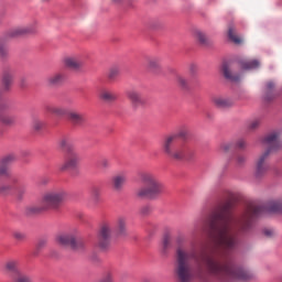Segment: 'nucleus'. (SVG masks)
Masks as SVG:
<instances>
[{
  "label": "nucleus",
  "instance_id": "2f4dec72",
  "mask_svg": "<svg viewBox=\"0 0 282 282\" xmlns=\"http://www.w3.org/2000/svg\"><path fill=\"white\" fill-rule=\"evenodd\" d=\"M120 76V67L118 66H112L108 70V78L109 80H116Z\"/></svg>",
  "mask_w": 282,
  "mask_h": 282
},
{
  "label": "nucleus",
  "instance_id": "a211bd4d",
  "mask_svg": "<svg viewBox=\"0 0 282 282\" xmlns=\"http://www.w3.org/2000/svg\"><path fill=\"white\" fill-rule=\"evenodd\" d=\"M99 98L104 102H116L118 100V94L109 88H102L99 91Z\"/></svg>",
  "mask_w": 282,
  "mask_h": 282
},
{
  "label": "nucleus",
  "instance_id": "f257e3e1",
  "mask_svg": "<svg viewBox=\"0 0 282 282\" xmlns=\"http://www.w3.org/2000/svg\"><path fill=\"white\" fill-rule=\"evenodd\" d=\"M264 213H282V197L271 199L263 206L249 204L238 217L232 214V203L230 202L216 208L205 223L209 230H214L212 236L216 249L214 256L199 253L194 243L186 246V237L177 236L175 238V272L177 280L180 282H191L195 279L191 261L196 263L197 276H202L204 270H208L219 279H235L238 281L252 279L250 271L232 263V250L239 246V235L250 232L254 219L261 217Z\"/></svg>",
  "mask_w": 282,
  "mask_h": 282
},
{
  "label": "nucleus",
  "instance_id": "a878e982",
  "mask_svg": "<svg viewBox=\"0 0 282 282\" xmlns=\"http://www.w3.org/2000/svg\"><path fill=\"white\" fill-rule=\"evenodd\" d=\"M147 68L149 69V72H160V59L158 57L149 58Z\"/></svg>",
  "mask_w": 282,
  "mask_h": 282
},
{
  "label": "nucleus",
  "instance_id": "a18cd8bd",
  "mask_svg": "<svg viewBox=\"0 0 282 282\" xmlns=\"http://www.w3.org/2000/svg\"><path fill=\"white\" fill-rule=\"evenodd\" d=\"M236 149H246V140L240 139L235 143Z\"/></svg>",
  "mask_w": 282,
  "mask_h": 282
},
{
  "label": "nucleus",
  "instance_id": "79ce46f5",
  "mask_svg": "<svg viewBox=\"0 0 282 282\" xmlns=\"http://www.w3.org/2000/svg\"><path fill=\"white\" fill-rule=\"evenodd\" d=\"M99 166L105 170L110 169L111 162L108 159H101L99 161Z\"/></svg>",
  "mask_w": 282,
  "mask_h": 282
},
{
  "label": "nucleus",
  "instance_id": "4be33fe9",
  "mask_svg": "<svg viewBox=\"0 0 282 282\" xmlns=\"http://www.w3.org/2000/svg\"><path fill=\"white\" fill-rule=\"evenodd\" d=\"M4 270H7V272H11V274H13V276L21 274V269H19V260H17V259L8 260L4 263Z\"/></svg>",
  "mask_w": 282,
  "mask_h": 282
},
{
  "label": "nucleus",
  "instance_id": "c9c22d12",
  "mask_svg": "<svg viewBox=\"0 0 282 282\" xmlns=\"http://www.w3.org/2000/svg\"><path fill=\"white\" fill-rule=\"evenodd\" d=\"M261 124V120L259 119H253L249 122L248 129H250V131H254V129H259V126Z\"/></svg>",
  "mask_w": 282,
  "mask_h": 282
},
{
  "label": "nucleus",
  "instance_id": "4c0bfd02",
  "mask_svg": "<svg viewBox=\"0 0 282 282\" xmlns=\"http://www.w3.org/2000/svg\"><path fill=\"white\" fill-rule=\"evenodd\" d=\"M45 246H47V240H45V239L39 240V242L36 245V252L34 254H39V252H41V250H43V248H45Z\"/></svg>",
  "mask_w": 282,
  "mask_h": 282
},
{
  "label": "nucleus",
  "instance_id": "dca6fc26",
  "mask_svg": "<svg viewBox=\"0 0 282 282\" xmlns=\"http://www.w3.org/2000/svg\"><path fill=\"white\" fill-rule=\"evenodd\" d=\"M46 112L56 118H65L69 115V110L65 106L48 105L46 106Z\"/></svg>",
  "mask_w": 282,
  "mask_h": 282
},
{
  "label": "nucleus",
  "instance_id": "b1692460",
  "mask_svg": "<svg viewBox=\"0 0 282 282\" xmlns=\"http://www.w3.org/2000/svg\"><path fill=\"white\" fill-rule=\"evenodd\" d=\"M116 232L120 237H124L127 235V218L119 217L116 223Z\"/></svg>",
  "mask_w": 282,
  "mask_h": 282
},
{
  "label": "nucleus",
  "instance_id": "603ef678",
  "mask_svg": "<svg viewBox=\"0 0 282 282\" xmlns=\"http://www.w3.org/2000/svg\"><path fill=\"white\" fill-rule=\"evenodd\" d=\"M267 100H270V97L267 95Z\"/></svg>",
  "mask_w": 282,
  "mask_h": 282
},
{
  "label": "nucleus",
  "instance_id": "c03bdc74",
  "mask_svg": "<svg viewBox=\"0 0 282 282\" xmlns=\"http://www.w3.org/2000/svg\"><path fill=\"white\" fill-rule=\"evenodd\" d=\"M0 120L4 124H12V122H14V117L2 116L0 117Z\"/></svg>",
  "mask_w": 282,
  "mask_h": 282
},
{
  "label": "nucleus",
  "instance_id": "8fccbe9b",
  "mask_svg": "<svg viewBox=\"0 0 282 282\" xmlns=\"http://www.w3.org/2000/svg\"><path fill=\"white\" fill-rule=\"evenodd\" d=\"M115 3H120L121 0H112Z\"/></svg>",
  "mask_w": 282,
  "mask_h": 282
},
{
  "label": "nucleus",
  "instance_id": "c85d7f7f",
  "mask_svg": "<svg viewBox=\"0 0 282 282\" xmlns=\"http://www.w3.org/2000/svg\"><path fill=\"white\" fill-rule=\"evenodd\" d=\"M14 186H15V196L18 197V199H23L28 191L25 185L19 183L18 181V183Z\"/></svg>",
  "mask_w": 282,
  "mask_h": 282
},
{
  "label": "nucleus",
  "instance_id": "0eeeda50",
  "mask_svg": "<svg viewBox=\"0 0 282 282\" xmlns=\"http://www.w3.org/2000/svg\"><path fill=\"white\" fill-rule=\"evenodd\" d=\"M111 245V223H104L97 238V246L100 250H107Z\"/></svg>",
  "mask_w": 282,
  "mask_h": 282
},
{
  "label": "nucleus",
  "instance_id": "c756f323",
  "mask_svg": "<svg viewBox=\"0 0 282 282\" xmlns=\"http://www.w3.org/2000/svg\"><path fill=\"white\" fill-rule=\"evenodd\" d=\"M9 52L8 42H6L3 39H0V58H8Z\"/></svg>",
  "mask_w": 282,
  "mask_h": 282
},
{
  "label": "nucleus",
  "instance_id": "2eb2a0df",
  "mask_svg": "<svg viewBox=\"0 0 282 282\" xmlns=\"http://www.w3.org/2000/svg\"><path fill=\"white\" fill-rule=\"evenodd\" d=\"M215 107L218 109H230L235 105V100L230 97L217 96L212 99Z\"/></svg>",
  "mask_w": 282,
  "mask_h": 282
},
{
  "label": "nucleus",
  "instance_id": "72a5a7b5",
  "mask_svg": "<svg viewBox=\"0 0 282 282\" xmlns=\"http://www.w3.org/2000/svg\"><path fill=\"white\" fill-rule=\"evenodd\" d=\"M12 237L15 239V241H25L26 239V236L23 231H13Z\"/></svg>",
  "mask_w": 282,
  "mask_h": 282
},
{
  "label": "nucleus",
  "instance_id": "f8f14e48",
  "mask_svg": "<svg viewBox=\"0 0 282 282\" xmlns=\"http://www.w3.org/2000/svg\"><path fill=\"white\" fill-rule=\"evenodd\" d=\"M17 162V154L10 153L0 160V176L10 175V165Z\"/></svg>",
  "mask_w": 282,
  "mask_h": 282
},
{
  "label": "nucleus",
  "instance_id": "423d86ee",
  "mask_svg": "<svg viewBox=\"0 0 282 282\" xmlns=\"http://www.w3.org/2000/svg\"><path fill=\"white\" fill-rule=\"evenodd\" d=\"M56 243L58 246H64L66 248H72L73 250H80L84 243L78 238V231L74 230L70 232L59 234L56 236Z\"/></svg>",
  "mask_w": 282,
  "mask_h": 282
},
{
  "label": "nucleus",
  "instance_id": "58836bf2",
  "mask_svg": "<svg viewBox=\"0 0 282 282\" xmlns=\"http://www.w3.org/2000/svg\"><path fill=\"white\" fill-rule=\"evenodd\" d=\"M176 80L180 87H183V89H186L188 87V82L186 80V78L177 76Z\"/></svg>",
  "mask_w": 282,
  "mask_h": 282
},
{
  "label": "nucleus",
  "instance_id": "ddd939ff",
  "mask_svg": "<svg viewBox=\"0 0 282 282\" xmlns=\"http://www.w3.org/2000/svg\"><path fill=\"white\" fill-rule=\"evenodd\" d=\"M65 80H67V75L63 72H57L46 78V85L48 87H62Z\"/></svg>",
  "mask_w": 282,
  "mask_h": 282
},
{
  "label": "nucleus",
  "instance_id": "4468645a",
  "mask_svg": "<svg viewBox=\"0 0 282 282\" xmlns=\"http://www.w3.org/2000/svg\"><path fill=\"white\" fill-rule=\"evenodd\" d=\"M127 98L130 101L133 109H138L139 107H144V98L140 91L135 89H131L127 91Z\"/></svg>",
  "mask_w": 282,
  "mask_h": 282
},
{
  "label": "nucleus",
  "instance_id": "39448f33",
  "mask_svg": "<svg viewBox=\"0 0 282 282\" xmlns=\"http://www.w3.org/2000/svg\"><path fill=\"white\" fill-rule=\"evenodd\" d=\"M64 199H67V192L53 189L43 194L40 205H32L26 208L28 215H39L46 210H56Z\"/></svg>",
  "mask_w": 282,
  "mask_h": 282
},
{
  "label": "nucleus",
  "instance_id": "9d476101",
  "mask_svg": "<svg viewBox=\"0 0 282 282\" xmlns=\"http://www.w3.org/2000/svg\"><path fill=\"white\" fill-rule=\"evenodd\" d=\"M36 32V24H29L26 26H17L10 30L7 34L9 39H19V36H28Z\"/></svg>",
  "mask_w": 282,
  "mask_h": 282
},
{
  "label": "nucleus",
  "instance_id": "1a4fd4ad",
  "mask_svg": "<svg viewBox=\"0 0 282 282\" xmlns=\"http://www.w3.org/2000/svg\"><path fill=\"white\" fill-rule=\"evenodd\" d=\"M80 162V156L76 150H72L66 152L64 163L59 166L61 171H69L72 169H76L78 163Z\"/></svg>",
  "mask_w": 282,
  "mask_h": 282
},
{
  "label": "nucleus",
  "instance_id": "6e6552de",
  "mask_svg": "<svg viewBox=\"0 0 282 282\" xmlns=\"http://www.w3.org/2000/svg\"><path fill=\"white\" fill-rule=\"evenodd\" d=\"M14 80V74L10 70H7L2 75V84L0 86V94L1 91H10V87H12V83ZM8 109V101L2 100L0 98V113H3Z\"/></svg>",
  "mask_w": 282,
  "mask_h": 282
},
{
  "label": "nucleus",
  "instance_id": "37998d69",
  "mask_svg": "<svg viewBox=\"0 0 282 282\" xmlns=\"http://www.w3.org/2000/svg\"><path fill=\"white\" fill-rule=\"evenodd\" d=\"M263 235L267 239H272V237H276V231L274 229H264Z\"/></svg>",
  "mask_w": 282,
  "mask_h": 282
},
{
  "label": "nucleus",
  "instance_id": "f704fd0d",
  "mask_svg": "<svg viewBox=\"0 0 282 282\" xmlns=\"http://www.w3.org/2000/svg\"><path fill=\"white\" fill-rule=\"evenodd\" d=\"M234 147L235 143L232 142H224L220 144V150H223L224 153H228V151H232Z\"/></svg>",
  "mask_w": 282,
  "mask_h": 282
},
{
  "label": "nucleus",
  "instance_id": "9b49d317",
  "mask_svg": "<svg viewBox=\"0 0 282 282\" xmlns=\"http://www.w3.org/2000/svg\"><path fill=\"white\" fill-rule=\"evenodd\" d=\"M63 64L67 69H72V72H79V69H83L85 62L78 55H68L63 58Z\"/></svg>",
  "mask_w": 282,
  "mask_h": 282
},
{
  "label": "nucleus",
  "instance_id": "7c9ffc66",
  "mask_svg": "<svg viewBox=\"0 0 282 282\" xmlns=\"http://www.w3.org/2000/svg\"><path fill=\"white\" fill-rule=\"evenodd\" d=\"M194 36L200 45H207L208 44V37L206 36V33L202 31H195Z\"/></svg>",
  "mask_w": 282,
  "mask_h": 282
},
{
  "label": "nucleus",
  "instance_id": "de8ad7c7",
  "mask_svg": "<svg viewBox=\"0 0 282 282\" xmlns=\"http://www.w3.org/2000/svg\"><path fill=\"white\" fill-rule=\"evenodd\" d=\"M149 213H151V207L144 206V207L141 208V214L142 215H149Z\"/></svg>",
  "mask_w": 282,
  "mask_h": 282
},
{
  "label": "nucleus",
  "instance_id": "cd10ccee",
  "mask_svg": "<svg viewBox=\"0 0 282 282\" xmlns=\"http://www.w3.org/2000/svg\"><path fill=\"white\" fill-rule=\"evenodd\" d=\"M58 147L59 149L65 151V153H69V151H74V147H72V142L69 141L68 138L59 139Z\"/></svg>",
  "mask_w": 282,
  "mask_h": 282
},
{
  "label": "nucleus",
  "instance_id": "bb28decb",
  "mask_svg": "<svg viewBox=\"0 0 282 282\" xmlns=\"http://www.w3.org/2000/svg\"><path fill=\"white\" fill-rule=\"evenodd\" d=\"M242 69H257L260 63L257 59H243L240 62Z\"/></svg>",
  "mask_w": 282,
  "mask_h": 282
},
{
  "label": "nucleus",
  "instance_id": "412c9836",
  "mask_svg": "<svg viewBox=\"0 0 282 282\" xmlns=\"http://www.w3.org/2000/svg\"><path fill=\"white\" fill-rule=\"evenodd\" d=\"M127 184V175L124 173L117 174L112 177V188L115 191H122Z\"/></svg>",
  "mask_w": 282,
  "mask_h": 282
},
{
  "label": "nucleus",
  "instance_id": "6ab92c4d",
  "mask_svg": "<svg viewBox=\"0 0 282 282\" xmlns=\"http://www.w3.org/2000/svg\"><path fill=\"white\" fill-rule=\"evenodd\" d=\"M223 74L227 80H230V83H239V80H241V75L234 74L232 67H230L228 63L223 65Z\"/></svg>",
  "mask_w": 282,
  "mask_h": 282
},
{
  "label": "nucleus",
  "instance_id": "5701e85b",
  "mask_svg": "<svg viewBox=\"0 0 282 282\" xmlns=\"http://www.w3.org/2000/svg\"><path fill=\"white\" fill-rule=\"evenodd\" d=\"M90 197L91 202H94L95 204H100V202H102V187L94 185L90 188Z\"/></svg>",
  "mask_w": 282,
  "mask_h": 282
},
{
  "label": "nucleus",
  "instance_id": "7ed1b4c3",
  "mask_svg": "<svg viewBox=\"0 0 282 282\" xmlns=\"http://www.w3.org/2000/svg\"><path fill=\"white\" fill-rule=\"evenodd\" d=\"M262 143L267 147V150L258 156L254 163V175L258 178L265 177L268 171H270V163H268V158L271 153H276L282 149L281 132L273 131L267 134Z\"/></svg>",
  "mask_w": 282,
  "mask_h": 282
},
{
  "label": "nucleus",
  "instance_id": "f3484780",
  "mask_svg": "<svg viewBox=\"0 0 282 282\" xmlns=\"http://www.w3.org/2000/svg\"><path fill=\"white\" fill-rule=\"evenodd\" d=\"M67 119L75 127H83V124H85V122H87V117L84 113H79L76 111H68Z\"/></svg>",
  "mask_w": 282,
  "mask_h": 282
},
{
  "label": "nucleus",
  "instance_id": "f03ea898",
  "mask_svg": "<svg viewBox=\"0 0 282 282\" xmlns=\"http://www.w3.org/2000/svg\"><path fill=\"white\" fill-rule=\"evenodd\" d=\"M188 129L181 128L177 133L165 137L162 143L163 153L175 162H193L195 160V150L188 143H177V138H186Z\"/></svg>",
  "mask_w": 282,
  "mask_h": 282
},
{
  "label": "nucleus",
  "instance_id": "20e7f679",
  "mask_svg": "<svg viewBox=\"0 0 282 282\" xmlns=\"http://www.w3.org/2000/svg\"><path fill=\"white\" fill-rule=\"evenodd\" d=\"M139 180L143 184L137 191V197L141 199H158L164 193V184L151 172L139 173Z\"/></svg>",
  "mask_w": 282,
  "mask_h": 282
},
{
  "label": "nucleus",
  "instance_id": "aec40b11",
  "mask_svg": "<svg viewBox=\"0 0 282 282\" xmlns=\"http://www.w3.org/2000/svg\"><path fill=\"white\" fill-rule=\"evenodd\" d=\"M17 184H19V178H10L8 183L0 185V195H10V193L14 191V186H17Z\"/></svg>",
  "mask_w": 282,
  "mask_h": 282
},
{
  "label": "nucleus",
  "instance_id": "3c124183",
  "mask_svg": "<svg viewBox=\"0 0 282 282\" xmlns=\"http://www.w3.org/2000/svg\"><path fill=\"white\" fill-rule=\"evenodd\" d=\"M191 70H192V72H195V66H192V67H191Z\"/></svg>",
  "mask_w": 282,
  "mask_h": 282
},
{
  "label": "nucleus",
  "instance_id": "473e14b6",
  "mask_svg": "<svg viewBox=\"0 0 282 282\" xmlns=\"http://www.w3.org/2000/svg\"><path fill=\"white\" fill-rule=\"evenodd\" d=\"M162 246H163V252H166V250L171 248V235L166 234L163 237Z\"/></svg>",
  "mask_w": 282,
  "mask_h": 282
},
{
  "label": "nucleus",
  "instance_id": "a19ab883",
  "mask_svg": "<svg viewBox=\"0 0 282 282\" xmlns=\"http://www.w3.org/2000/svg\"><path fill=\"white\" fill-rule=\"evenodd\" d=\"M236 164L238 166H243V164H246V156L243 154L236 155Z\"/></svg>",
  "mask_w": 282,
  "mask_h": 282
},
{
  "label": "nucleus",
  "instance_id": "e433bc0d",
  "mask_svg": "<svg viewBox=\"0 0 282 282\" xmlns=\"http://www.w3.org/2000/svg\"><path fill=\"white\" fill-rule=\"evenodd\" d=\"M15 276H17V279H15L17 282H32V279L30 276H28L21 272Z\"/></svg>",
  "mask_w": 282,
  "mask_h": 282
},
{
  "label": "nucleus",
  "instance_id": "49530a36",
  "mask_svg": "<svg viewBox=\"0 0 282 282\" xmlns=\"http://www.w3.org/2000/svg\"><path fill=\"white\" fill-rule=\"evenodd\" d=\"M273 89H274V84H273V82H268V83H267V94L272 93Z\"/></svg>",
  "mask_w": 282,
  "mask_h": 282
},
{
  "label": "nucleus",
  "instance_id": "09e8293b",
  "mask_svg": "<svg viewBox=\"0 0 282 282\" xmlns=\"http://www.w3.org/2000/svg\"><path fill=\"white\" fill-rule=\"evenodd\" d=\"M46 184H50V178L43 177V178L40 180V185L41 186H45Z\"/></svg>",
  "mask_w": 282,
  "mask_h": 282
},
{
  "label": "nucleus",
  "instance_id": "ea45409f",
  "mask_svg": "<svg viewBox=\"0 0 282 282\" xmlns=\"http://www.w3.org/2000/svg\"><path fill=\"white\" fill-rule=\"evenodd\" d=\"M44 124H45V123H43V121H41V120H39V119H35V120L33 121V129H34L35 131H41V129H43Z\"/></svg>",
  "mask_w": 282,
  "mask_h": 282
},
{
  "label": "nucleus",
  "instance_id": "393cba45",
  "mask_svg": "<svg viewBox=\"0 0 282 282\" xmlns=\"http://www.w3.org/2000/svg\"><path fill=\"white\" fill-rule=\"evenodd\" d=\"M228 39L231 43H235V45H241V43H243V39L237 35V30L232 25L228 28Z\"/></svg>",
  "mask_w": 282,
  "mask_h": 282
}]
</instances>
